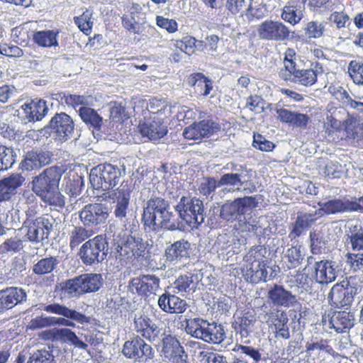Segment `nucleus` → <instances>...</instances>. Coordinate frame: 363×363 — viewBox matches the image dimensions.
<instances>
[{
  "instance_id": "nucleus-58",
  "label": "nucleus",
  "mask_w": 363,
  "mask_h": 363,
  "mask_svg": "<svg viewBox=\"0 0 363 363\" xmlns=\"http://www.w3.org/2000/svg\"><path fill=\"white\" fill-rule=\"evenodd\" d=\"M26 363H55V361L51 352L40 349L31 354Z\"/></svg>"
},
{
  "instance_id": "nucleus-28",
  "label": "nucleus",
  "mask_w": 363,
  "mask_h": 363,
  "mask_svg": "<svg viewBox=\"0 0 363 363\" xmlns=\"http://www.w3.org/2000/svg\"><path fill=\"white\" fill-rule=\"evenodd\" d=\"M313 277L315 281L320 284L333 282L337 277V271L333 262L328 259L315 262Z\"/></svg>"
},
{
  "instance_id": "nucleus-33",
  "label": "nucleus",
  "mask_w": 363,
  "mask_h": 363,
  "mask_svg": "<svg viewBox=\"0 0 363 363\" xmlns=\"http://www.w3.org/2000/svg\"><path fill=\"white\" fill-rule=\"evenodd\" d=\"M50 161V156L44 152L28 151L21 162V167L23 170L32 171L49 164Z\"/></svg>"
},
{
  "instance_id": "nucleus-9",
  "label": "nucleus",
  "mask_w": 363,
  "mask_h": 363,
  "mask_svg": "<svg viewBox=\"0 0 363 363\" xmlns=\"http://www.w3.org/2000/svg\"><path fill=\"white\" fill-rule=\"evenodd\" d=\"M122 353L128 358L139 362H146L154 357V350L151 345L139 335L135 336L124 342Z\"/></svg>"
},
{
  "instance_id": "nucleus-44",
  "label": "nucleus",
  "mask_w": 363,
  "mask_h": 363,
  "mask_svg": "<svg viewBox=\"0 0 363 363\" xmlns=\"http://www.w3.org/2000/svg\"><path fill=\"white\" fill-rule=\"evenodd\" d=\"M348 138L355 139L363 135V123L354 117L343 121V130Z\"/></svg>"
},
{
  "instance_id": "nucleus-20",
  "label": "nucleus",
  "mask_w": 363,
  "mask_h": 363,
  "mask_svg": "<svg viewBox=\"0 0 363 363\" xmlns=\"http://www.w3.org/2000/svg\"><path fill=\"white\" fill-rule=\"evenodd\" d=\"M191 243L184 239L175 241L168 246L164 252L165 262L169 264H178L190 257Z\"/></svg>"
},
{
  "instance_id": "nucleus-3",
  "label": "nucleus",
  "mask_w": 363,
  "mask_h": 363,
  "mask_svg": "<svg viewBox=\"0 0 363 363\" xmlns=\"http://www.w3.org/2000/svg\"><path fill=\"white\" fill-rule=\"evenodd\" d=\"M142 222L149 231L160 228L174 230L177 228L176 215L169 211V203L163 198L153 197L147 202L142 215Z\"/></svg>"
},
{
  "instance_id": "nucleus-51",
  "label": "nucleus",
  "mask_w": 363,
  "mask_h": 363,
  "mask_svg": "<svg viewBox=\"0 0 363 363\" xmlns=\"http://www.w3.org/2000/svg\"><path fill=\"white\" fill-rule=\"evenodd\" d=\"M24 247L23 242L18 236L6 239L0 245V255L19 252Z\"/></svg>"
},
{
  "instance_id": "nucleus-64",
  "label": "nucleus",
  "mask_w": 363,
  "mask_h": 363,
  "mask_svg": "<svg viewBox=\"0 0 363 363\" xmlns=\"http://www.w3.org/2000/svg\"><path fill=\"white\" fill-rule=\"evenodd\" d=\"M252 146L263 152H271L275 147V145L272 141L267 140L259 133L254 134Z\"/></svg>"
},
{
  "instance_id": "nucleus-56",
  "label": "nucleus",
  "mask_w": 363,
  "mask_h": 363,
  "mask_svg": "<svg viewBox=\"0 0 363 363\" xmlns=\"http://www.w3.org/2000/svg\"><path fill=\"white\" fill-rule=\"evenodd\" d=\"M316 341L307 342L306 345V352H310L315 350L324 351L328 354L333 355L335 350L333 347L330 345V340L320 338Z\"/></svg>"
},
{
  "instance_id": "nucleus-6",
  "label": "nucleus",
  "mask_w": 363,
  "mask_h": 363,
  "mask_svg": "<svg viewBox=\"0 0 363 363\" xmlns=\"http://www.w3.org/2000/svg\"><path fill=\"white\" fill-rule=\"evenodd\" d=\"M108 242L104 235H98L82 244L78 255L86 266L98 264L106 259Z\"/></svg>"
},
{
  "instance_id": "nucleus-62",
  "label": "nucleus",
  "mask_w": 363,
  "mask_h": 363,
  "mask_svg": "<svg viewBox=\"0 0 363 363\" xmlns=\"http://www.w3.org/2000/svg\"><path fill=\"white\" fill-rule=\"evenodd\" d=\"M324 30L323 24L315 21L308 22L304 28L305 34L310 39L322 37Z\"/></svg>"
},
{
  "instance_id": "nucleus-60",
  "label": "nucleus",
  "mask_w": 363,
  "mask_h": 363,
  "mask_svg": "<svg viewBox=\"0 0 363 363\" xmlns=\"http://www.w3.org/2000/svg\"><path fill=\"white\" fill-rule=\"evenodd\" d=\"M296 60H284V67L279 71V77L284 82H289L292 79L293 75L297 69Z\"/></svg>"
},
{
  "instance_id": "nucleus-34",
  "label": "nucleus",
  "mask_w": 363,
  "mask_h": 363,
  "mask_svg": "<svg viewBox=\"0 0 363 363\" xmlns=\"http://www.w3.org/2000/svg\"><path fill=\"white\" fill-rule=\"evenodd\" d=\"M140 132L150 140L162 138L167 134V128L160 120L145 121L139 124Z\"/></svg>"
},
{
  "instance_id": "nucleus-53",
  "label": "nucleus",
  "mask_w": 363,
  "mask_h": 363,
  "mask_svg": "<svg viewBox=\"0 0 363 363\" xmlns=\"http://www.w3.org/2000/svg\"><path fill=\"white\" fill-rule=\"evenodd\" d=\"M92 13L86 9L79 16H75L74 21L79 29L86 35H89L91 32L93 22L91 21Z\"/></svg>"
},
{
  "instance_id": "nucleus-7",
  "label": "nucleus",
  "mask_w": 363,
  "mask_h": 363,
  "mask_svg": "<svg viewBox=\"0 0 363 363\" xmlns=\"http://www.w3.org/2000/svg\"><path fill=\"white\" fill-rule=\"evenodd\" d=\"M176 210L182 219L192 228H197L204 221V206L199 199L182 196Z\"/></svg>"
},
{
  "instance_id": "nucleus-23",
  "label": "nucleus",
  "mask_w": 363,
  "mask_h": 363,
  "mask_svg": "<svg viewBox=\"0 0 363 363\" xmlns=\"http://www.w3.org/2000/svg\"><path fill=\"white\" fill-rule=\"evenodd\" d=\"M244 279L250 283L257 284L266 281L267 278V264L263 259H254L241 269Z\"/></svg>"
},
{
  "instance_id": "nucleus-5",
  "label": "nucleus",
  "mask_w": 363,
  "mask_h": 363,
  "mask_svg": "<svg viewBox=\"0 0 363 363\" xmlns=\"http://www.w3.org/2000/svg\"><path fill=\"white\" fill-rule=\"evenodd\" d=\"M121 175V172L118 167L104 163L91 169L89 180L94 189L108 191L118 184Z\"/></svg>"
},
{
  "instance_id": "nucleus-12",
  "label": "nucleus",
  "mask_w": 363,
  "mask_h": 363,
  "mask_svg": "<svg viewBox=\"0 0 363 363\" xmlns=\"http://www.w3.org/2000/svg\"><path fill=\"white\" fill-rule=\"evenodd\" d=\"M257 33L262 40L281 42L289 39L291 30L280 21L266 20L259 26Z\"/></svg>"
},
{
  "instance_id": "nucleus-16",
  "label": "nucleus",
  "mask_w": 363,
  "mask_h": 363,
  "mask_svg": "<svg viewBox=\"0 0 363 363\" xmlns=\"http://www.w3.org/2000/svg\"><path fill=\"white\" fill-rule=\"evenodd\" d=\"M161 352L173 363H185L187 354L179 340L172 335H164L162 339Z\"/></svg>"
},
{
  "instance_id": "nucleus-40",
  "label": "nucleus",
  "mask_w": 363,
  "mask_h": 363,
  "mask_svg": "<svg viewBox=\"0 0 363 363\" xmlns=\"http://www.w3.org/2000/svg\"><path fill=\"white\" fill-rule=\"evenodd\" d=\"M225 338V333L221 325L210 324L207 321L202 340L208 343L220 344Z\"/></svg>"
},
{
  "instance_id": "nucleus-36",
  "label": "nucleus",
  "mask_w": 363,
  "mask_h": 363,
  "mask_svg": "<svg viewBox=\"0 0 363 363\" xmlns=\"http://www.w3.org/2000/svg\"><path fill=\"white\" fill-rule=\"evenodd\" d=\"M190 86H196L200 95L207 96L213 90V82L201 72L191 74L187 78Z\"/></svg>"
},
{
  "instance_id": "nucleus-50",
  "label": "nucleus",
  "mask_w": 363,
  "mask_h": 363,
  "mask_svg": "<svg viewBox=\"0 0 363 363\" xmlns=\"http://www.w3.org/2000/svg\"><path fill=\"white\" fill-rule=\"evenodd\" d=\"M91 234L82 226H74L69 233V247L74 250L91 237Z\"/></svg>"
},
{
  "instance_id": "nucleus-37",
  "label": "nucleus",
  "mask_w": 363,
  "mask_h": 363,
  "mask_svg": "<svg viewBox=\"0 0 363 363\" xmlns=\"http://www.w3.org/2000/svg\"><path fill=\"white\" fill-rule=\"evenodd\" d=\"M255 322V317L247 312L238 316L233 323V327L241 337H246L252 331Z\"/></svg>"
},
{
  "instance_id": "nucleus-48",
  "label": "nucleus",
  "mask_w": 363,
  "mask_h": 363,
  "mask_svg": "<svg viewBox=\"0 0 363 363\" xmlns=\"http://www.w3.org/2000/svg\"><path fill=\"white\" fill-rule=\"evenodd\" d=\"M303 259L301 251L296 247H291L287 249L284 257L283 262L286 267L289 269H294L298 267Z\"/></svg>"
},
{
  "instance_id": "nucleus-42",
  "label": "nucleus",
  "mask_w": 363,
  "mask_h": 363,
  "mask_svg": "<svg viewBox=\"0 0 363 363\" xmlns=\"http://www.w3.org/2000/svg\"><path fill=\"white\" fill-rule=\"evenodd\" d=\"M347 240L354 252H363V227L356 224L350 227Z\"/></svg>"
},
{
  "instance_id": "nucleus-22",
  "label": "nucleus",
  "mask_w": 363,
  "mask_h": 363,
  "mask_svg": "<svg viewBox=\"0 0 363 363\" xmlns=\"http://www.w3.org/2000/svg\"><path fill=\"white\" fill-rule=\"evenodd\" d=\"M26 298V293L21 288L12 286L0 290V314L23 303Z\"/></svg>"
},
{
  "instance_id": "nucleus-8",
  "label": "nucleus",
  "mask_w": 363,
  "mask_h": 363,
  "mask_svg": "<svg viewBox=\"0 0 363 363\" xmlns=\"http://www.w3.org/2000/svg\"><path fill=\"white\" fill-rule=\"evenodd\" d=\"M49 130V134L59 142H65L70 138L74 129V123L72 117L65 112L56 113L45 127Z\"/></svg>"
},
{
  "instance_id": "nucleus-38",
  "label": "nucleus",
  "mask_w": 363,
  "mask_h": 363,
  "mask_svg": "<svg viewBox=\"0 0 363 363\" xmlns=\"http://www.w3.org/2000/svg\"><path fill=\"white\" fill-rule=\"evenodd\" d=\"M58 29L36 31L33 34V40L43 48L56 47L58 45Z\"/></svg>"
},
{
  "instance_id": "nucleus-39",
  "label": "nucleus",
  "mask_w": 363,
  "mask_h": 363,
  "mask_svg": "<svg viewBox=\"0 0 363 363\" xmlns=\"http://www.w3.org/2000/svg\"><path fill=\"white\" fill-rule=\"evenodd\" d=\"M79 115L82 121L88 126L92 127L96 130H99L102 125V117L90 107L82 106L79 109Z\"/></svg>"
},
{
  "instance_id": "nucleus-43",
  "label": "nucleus",
  "mask_w": 363,
  "mask_h": 363,
  "mask_svg": "<svg viewBox=\"0 0 363 363\" xmlns=\"http://www.w3.org/2000/svg\"><path fill=\"white\" fill-rule=\"evenodd\" d=\"M347 73L354 84L363 85V58L362 57L357 56L349 62Z\"/></svg>"
},
{
  "instance_id": "nucleus-1",
  "label": "nucleus",
  "mask_w": 363,
  "mask_h": 363,
  "mask_svg": "<svg viewBox=\"0 0 363 363\" xmlns=\"http://www.w3.org/2000/svg\"><path fill=\"white\" fill-rule=\"evenodd\" d=\"M65 171L64 165H55L45 169L33 178V191L48 205L63 208L65 205V199L59 190V185Z\"/></svg>"
},
{
  "instance_id": "nucleus-4",
  "label": "nucleus",
  "mask_w": 363,
  "mask_h": 363,
  "mask_svg": "<svg viewBox=\"0 0 363 363\" xmlns=\"http://www.w3.org/2000/svg\"><path fill=\"white\" fill-rule=\"evenodd\" d=\"M103 281L100 274H82L62 282L60 289L69 297L79 298L84 294L99 291L103 284Z\"/></svg>"
},
{
  "instance_id": "nucleus-30",
  "label": "nucleus",
  "mask_w": 363,
  "mask_h": 363,
  "mask_svg": "<svg viewBox=\"0 0 363 363\" xmlns=\"http://www.w3.org/2000/svg\"><path fill=\"white\" fill-rule=\"evenodd\" d=\"M330 304L335 308L350 306L353 301L352 291L341 283L335 284L328 294Z\"/></svg>"
},
{
  "instance_id": "nucleus-21",
  "label": "nucleus",
  "mask_w": 363,
  "mask_h": 363,
  "mask_svg": "<svg viewBox=\"0 0 363 363\" xmlns=\"http://www.w3.org/2000/svg\"><path fill=\"white\" fill-rule=\"evenodd\" d=\"M267 325L271 328H274L276 337H281L284 339L290 337V331L287 325L289 318L285 311L278 308L271 310L267 313Z\"/></svg>"
},
{
  "instance_id": "nucleus-19",
  "label": "nucleus",
  "mask_w": 363,
  "mask_h": 363,
  "mask_svg": "<svg viewBox=\"0 0 363 363\" xmlns=\"http://www.w3.org/2000/svg\"><path fill=\"white\" fill-rule=\"evenodd\" d=\"M146 245L141 238L129 235L123 243L118 247L120 256L127 259L144 258L146 255Z\"/></svg>"
},
{
  "instance_id": "nucleus-17",
  "label": "nucleus",
  "mask_w": 363,
  "mask_h": 363,
  "mask_svg": "<svg viewBox=\"0 0 363 363\" xmlns=\"http://www.w3.org/2000/svg\"><path fill=\"white\" fill-rule=\"evenodd\" d=\"M134 330L142 338H145L150 342H155L160 340L161 329L145 314L134 318Z\"/></svg>"
},
{
  "instance_id": "nucleus-41",
  "label": "nucleus",
  "mask_w": 363,
  "mask_h": 363,
  "mask_svg": "<svg viewBox=\"0 0 363 363\" xmlns=\"http://www.w3.org/2000/svg\"><path fill=\"white\" fill-rule=\"evenodd\" d=\"M59 264L57 257L50 256L39 259L32 267L33 273L43 276L52 272Z\"/></svg>"
},
{
  "instance_id": "nucleus-31",
  "label": "nucleus",
  "mask_w": 363,
  "mask_h": 363,
  "mask_svg": "<svg viewBox=\"0 0 363 363\" xmlns=\"http://www.w3.org/2000/svg\"><path fill=\"white\" fill-rule=\"evenodd\" d=\"M268 299L277 306L289 308L296 303V298L283 286L274 284L267 293Z\"/></svg>"
},
{
  "instance_id": "nucleus-11",
  "label": "nucleus",
  "mask_w": 363,
  "mask_h": 363,
  "mask_svg": "<svg viewBox=\"0 0 363 363\" xmlns=\"http://www.w3.org/2000/svg\"><path fill=\"white\" fill-rule=\"evenodd\" d=\"M258 202L255 197L238 198L230 203H224L220 208V216L227 221H234L245 215L247 208H255Z\"/></svg>"
},
{
  "instance_id": "nucleus-52",
  "label": "nucleus",
  "mask_w": 363,
  "mask_h": 363,
  "mask_svg": "<svg viewBox=\"0 0 363 363\" xmlns=\"http://www.w3.org/2000/svg\"><path fill=\"white\" fill-rule=\"evenodd\" d=\"M25 179L19 174H13L8 177L0 180L4 189L8 193L9 198H11V193L21 186Z\"/></svg>"
},
{
  "instance_id": "nucleus-18",
  "label": "nucleus",
  "mask_w": 363,
  "mask_h": 363,
  "mask_svg": "<svg viewBox=\"0 0 363 363\" xmlns=\"http://www.w3.org/2000/svg\"><path fill=\"white\" fill-rule=\"evenodd\" d=\"M160 279L155 275L143 274L133 278L130 285L139 296L148 298L155 294L160 287Z\"/></svg>"
},
{
  "instance_id": "nucleus-45",
  "label": "nucleus",
  "mask_w": 363,
  "mask_h": 363,
  "mask_svg": "<svg viewBox=\"0 0 363 363\" xmlns=\"http://www.w3.org/2000/svg\"><path fill=\"white\" fill-rule=\"evenodd\" d=\"M324 130L328 137H331L333 140L335 139H342L341 133L343 130V121H340L333 116H328L324 123Z\"/></svg>"
},
{
  "instance_id": "nucleus-57",
  "label": "nucleus",
  "mask_w": 363,
  "mask_h": 363,
  "mask_svg": "<svg viewBox=\"0 0 363 363\" xmlns=\"http://www.w3.org/2000/svg\"><path fill=\"white\" fill-rule=\"evenodd\" d=\"M328 20L337 30L344 29L350 24V17L344 10L332 12Z\"/></svg>"
},
{
  "instance_id": "nucleus-32",
  "label": "nucleus",
  "mask_w": 363,
  "mask_h": 363,
  "mask_svg": "<svg viewBox=\"0 0 363 363\" xmlns=\"http://www.w3.org/2000/svg\"><path fill=\"white\" fill-rule=\"evenodd\" d=\"M304 7L298 1L291 0L282 8L281 18L286 23L296 26L303 18Z\"/></svg>"
},
{
  "instance_id": "nucleus-47",
  "label": "nucleus",
  "mask_w": 363,
  "mask_h": 363,
  "mask_svg": "<svg viewBox=\"0 0 363 363\" xmlns=\"http://www.w3.org/2000/svg\"><path fill=\"white\" fill-rule=\"evenodd\" d=\"M186 332L196 338L201 339L203 337L207 321L199 318L185 320Z\"/></svg>"
},
{
  "instance_id": "nucleus-15",
  "label": "nucleus",
  "mask_w": 363,
  "mask_h": 363,
  "mask_svg": "<svg viewBox=\"0 0 363 363\" xmlns=\"http://www.w3.org/2000/svg\"><path fill=\"white\" fill-rule=\"evenodd\" d=\"M220 125L212 119L194 122L185 128L183 135L187 140H199L209 138L220 130Z\"/></svg>"
},
{
  "instance_id": "nucleus-61",
  "label": "nucleus",
  "mask_w": 363,
  "mask_h": 363,
  "mask_svg": "<svg viewBox=\"0 0 363 363\" xmlns=\"http://www.w3.org/2000/svg\"><path fill=\"white\" fill-rule=\"evenodd\" d=\"M346 263L354 272L363 271V252H347Z\"/></svg>"
},
{
  "instance_id": "nucleus-63",
  "label": "nucleus",
  "mask_w": 363,
  "mask_h": 363,
  "mask_svg": "<svg viewBox=\"0 0 363 363\" xmlns=\"http://www.w3.org/2000/svg\"><path fill=\"white\" fill-rule=\"evenodd\" d=\"M233 351L236 352H240L242 354L249 356L252 359L254 363H258L262 359V354L259 350L251 346L236 344Z\"/></svg>"
},
{
  "instance_id": "nucleus-59",
  "label": "nucleus",
  "mask_w": 363,
  "mask_h": 363,
  "mask_svg": "<svg viewBox=\"0 0 363 363\" xmlns=\"http://www.w3.org/2000/svg\"><path fill=\"white\" fill-rule=\"evenodd\" d=\"M308 280V274L296 271L294 274L288 276L286 282L290 288L297 287L306 289L309 286Z\"/></svg>"
},
{
  "instance_id": "nucleus-35",
  "label": "nucleus",
  "mask_w": 363,
  "mask_h": 363,
  "mask_svg": "<svg viewBox=\"0 0 363 363\" xmlns=\"http://www.w3.org/2000/svg\"><path fill=\"white\" fill-rule=\"evenodd\" d=\"M197 275L191 272L180 274L174 281L173 288L176 293L183 294H189L196 289Z\"/></svg>"
},
{
  "instance_id": "nucleus-29",
  "label": "nucleus",
  "mask_w": 363,
  "mask_h": 363,
  "mask_svg": "<svg viewBox=\"0 0 363 363\" xmlns=\"http://www.w3.org/2000/svg\"><path fill=\"white\" fill-rule=\"evenodd\" d=\"M277 119L290 126L306 128L310 122V117L306 113L292 111L285 108L276 109Z\"/></svg>"
},
{
  "instance_id": "nucleus-27",
  "label": "nucleus",
  "mask_w": 363,
  "mask_h": 363,
  "mask_svg": "<svg viewBox=\"0 0 363 363\" xmlns=\"http://www.w3.org/2000/svg\"><path fill=\"white\" fill-rule=\"evenodd\" d=\"M328 317L330 328L338 333L347 332L354 324V316L350 311H333L328 313Z\"/></svg>"
},
{
  "instance_id": "nucleus-49",
  "label": "nucleus",
  "mask_w": 363,
  "mask_h": 363,
  "mask_svg": "<svg viewBox=\"0 0 363 363\" xmlns=\"http://www.w3.org/2000/svg\"><path fill=\"white\" fill-rule=\"evenodd\" d=\"M197 42L194 37L187 35L180 40H176L174 45L177 49L190 56L195 53ZM199 43L202 44L203 41L200 40Z\"/></svg>"
},
{
  "instance_id": "nucleus-46",
  "label": "nucleus",
  "mask_w": 363,
  "mask_h": 363,
  "mask_svg": "<svg viewBox=\"0 0 363 363\" xmlns=\"http://www.w3.org/2000/svg\"><path fill=\"white\" fill-rule=\"evenodd\" d=\"M62 104L68 107L76 108L79 106H85L88 104L87 98L84 95L71 94L69 91H62L57 94Z\"/></svg>"
},
{
  "instance_id": "nucleus-13",
  "label": "nucleus",
  "mask_w": 363,
  "mask_h": 363,
  "mask_svg": "<svg viewBox=\"0 0 363 363\" xmlns=\"http://www.w3.org/2000/svg\"><path fill=\"white\" fill-rule=\"evenodd\" d=\"M109 216L108 207L101 203L86 205L79 213L81 221L86 227H96L106 222Z\"/></svg>"
},
{
  "instance_id": "nucleus-25",
  "label": "nucleus",
  "mask_w": 363,
  "mask_h": 363,
  "mask_svg": "<svg viewBox=\"0 0 363 363\" xmlns=\"http://www.w3.org/2000/svg\"><path fill=\"white\" fill-rule=\"evenodd\" d=\"M157 303L160 309L168 313H183L188 306L185 300L168 291L160 296Z\"/></svg>"
},
{
  "instance_id": "nucleus-2",
  "label": "nucleus",
  "mask_w": 363,
  "mask_h": 363,
  "mask_svg": "<svg viewBox=\"0 0 363 363\" xmlns=\"http://www.w3.org/2000/svg\"><path fill=\"white\" fill-rule=\"evenodd\" d=\"M44 310L50 313L62 315L63 318L36 316L30 320L28 328L35 330L55 325H62L74 328L77 323L85 325L91 323V318L74 309L69 308L65 305L54 303L45 306Z\"/></svg>"
},
{
  "instance_id": "nucleus-10",
  "label": "nucleus",
  "mask_w": 363,
  "mask_h": 363,
  "mask_svg": "<svg viewBox=\"0 0 363 363\" xmlns=\"http://www.w3.org/2000/svg\"><path fill=\"white\" fill-rule=\"evenodd\" d=\"M27 228L26 237L32 242H39L47 239L52 229L50 219L45 216L33 218L30 215L23 222Z\"/></svg>"
},
{
  "instance_id": "nucleus-26",
  "label": "nucleus",
  "mask_w": 363,
  "mask_h": 363,
  "mask_svg": "<svg viewBox=\"0 0 363 363\" xmlns=\"http://www.w3.org/2000/svg\"><path fill=\"white\" fill-rule=\"evenodd\" d=\"M26 118L29 122L41 121L48 112L47 102L44 99L35 98L21 106Z\"/></svg>"
},
{
  "instance_id": "nucleus-14",
  "label": "nucleus",
  "mask_w": 363,
  "mask_h": 363,
  "mask_svg": "<svg viewBox=\"0 0 363 363\" xmlns=\"http://www.w3.org/2000/svg\"><path fill=\"white\" fill-rule=\"evenodd\" d=\"M40 339L45 341H57L74 345L75 347L86 350L88 345L79 340L76 333L69 328H54L43 330L40 334Z\"/></svg>"
},
{
  "instance_id": "nucleus-54",
  "label": "nucleus",
  "mask_w": 363,
  "mask_h": 363,
  "mask_svg": "<svg viewBox=\"0 0 363 363\" xmlns=\"http://www.w3.org/2000/svg\"><path fill=\"white\" fill-rule=\"evenodd\" d=\"M16 155L12 148L0 145V171L6 170L15 162Z\"/></svg>"
},
{
  "instance_id": "nucleus-55",
  "label": "nucleus",
  "mask_w": 363,
  "mask_h": 363,
  "mask_svg": "<svg viewBox=\"0 0 363 363\" xmlns=\"http://www.w3.org/2000/svg\"><path fill=\"white\" fill-rule=\"evenodd\" d=\"M117 205L115 209V216L117 218H123L126 216L128 207L130 195L124 190H118L116 196Z\"/></svg>"
},
{
  "instance_id": "nucleus-24",
  "label": "nucleus",
  "mask_w": 363,
  "mask_h": 363,
  "mask_svg": "<svg viewBox=\"0 0 363 363\" xmlns=\"http://www.w3.org/2000/svg\"><path fill=\"white\" fill-rule=\"evenodd\" d=\"M311 68L298 69L293 75L289 82H292L303 86H311L318 82V77L324 73V68L320 62L311 63Z\"/></svg>"
}]
</instances>
